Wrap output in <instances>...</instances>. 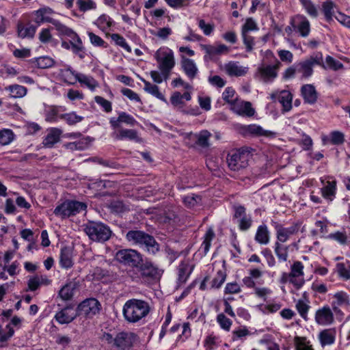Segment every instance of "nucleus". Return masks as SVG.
Here are the masks:
<instances>
[{
	"mask_svg": "<svg viewBox=\"0 0 350 350\" xmlns=\"http://www.w3.org/2000/svg\"><path fill=\"white\" fill-rule=\"evenodd\" d=\"M154 58L160 72L157 70L150 71V75L152 81L156 83L167 81L176 64L174 52L167 47H161L156 51Z\"/></svg>",
	"mask_w": 350,
	"mask_h": 350,
	"instance_id": "obj_1",
	"label": "nucleus"
},
{
	"mask_svg": "<svg viewBox=\"0 0 350 350\" xmlns=\"http://www.w3.org/2000/svg\"><path fill=\"white\" fill-rule=\"evenodd\" d=\"M150 312L149 304L142 299H131L127 300L122 308V314L125 321L130 323L140 322Z\"/></svg>",
	"mask_w": 350,
	"mask_h": 350,
	"instance_id": "obj_2",
	"label": "nucleus"
},
{
	"mask_svg": "<svg viewBox=\"0 0 350 350\" xmlns=\"http://www.w3.org/2000/svg\"><path fill=\"white\" fill-rule=\"evenodd\" d=\"M126 240L133 245H138L147 253L156 255L160 250V245L150 234L142 230H132L126 234Z\"/></svg>",
	"mask_w": 350,
	"mask_h": 350,
	"instance_id": "obj_3",
	"label": "nucleus"
},
{
	"mask_svg": "<svg viewBox=\"0 0 350 350\" xmlns=\"http://www.w3.org/2000/svg\"><path fill=\"white\" fill-rule=\"evenodd\" d=\"M84 231L92 241L99 243L108 241L112 233L108 226L94 221L88 222L85 226Z\"/></svg>",
	"mask_w": 350,
	"mask_h": 350,
	"instance_id": "obj_4",
	"label": "nucleus"
},
{
	"mask_svg": "<svg viewBox=\"0 0 350 350\" xmlns=\"http://www.w3.org/2000/svg\"><path fill=\"white\" fill-rule=\"evenodd\" d=\"M87 205L76 200H66L54 209L53 213L62 219H66L85 211Z\"/></svg>",
	"mask_w": 350,
	"mask_h": 350,
	"instance_id": "obj_5",
	"label": "nucleus"
},
{
	"mask_svg": "<svg viewBox=\"0 0 350 350\" xmlns=\"http://www.w3.org/2000/svg\"><path fill=\"white\" fill-rule=\"evenodd\" d=\"M248 148H241L228 154L227 162L229 168L232 171H239L248 165L250 159Z\"/></svg>",
	"mask_w": 350,
	"mask_h": 350,
	"instance_id": "obj_6",
	"label": "nucleus"
},
{
	"mask_svg": "<svg viewBox=\"0 0 350 350\" xmlns=\"http://www.w3.org/2000/svg\"><path fill=\"white\" fill-rule=\"evenodd\" d=\"M115 258L124 265L137 268L142 262L143 255L135 250L124 249L118 250Z\"/></svg>",
	"mask_w": 350,
	"mask_h": 350,
	"instance_id": "obj_7",
	"label": "nucleus"
},
{
	"mask_svg": "<svg viewBox=\"0 0 350 350\" xmlns=\"http://www.w3.org/2000/svg\"><path fill=\"white\" fill-rule=\"evenodd\" d=\"M137 268L142 278L152 281L159 280L164 271L149 258H142Z\"/></svg>",
	"mask_w": 350,
	"mask_h": 350,
	"instance_id": "obj_8",
	"label": "nucleus"
},
{
	"mask_svg": "<svg viewBox=\"0 0 350 350\" xmlns=\"http://www.w3.org/2000/svg\"><path fill=\"white\" fill-rule=\"evenodd\" d=\"M322 64L323 55L321 53H318L297 64V72L301 73L303 78H308L313 73V66L315 65H322Z\"/></svg>",
	"mask_w": 350,
	"mask_h": 350,
	"instance_id": "obj_9",
	"label": "nucleus"
},
{
	"mask_svg": "<svg viewBox=\"0 0 350 350\" xmlns=\"http://www.w3.org/2000/svg\"><path fill=\"white\" fill-rule=\"evenodd\" d=\"M101 308L100 302L94 298L86 299L83 301L77 307V312L79 315H84L91 318L98 314Z\"/></svg>",
	"mask_w": 350,
	"mask_h": 350,
	"instance_id": "obj_10",
	"label": "nucleus"
},
{
	"mask_svg": "<svg viewBox=\"0 0 350 350\" xmlns=\"http://www.w3.org/2000/svg\"><path fill=\"white\" fill-rule=\"evenodd\" d=\"M240 133L245 137H265L274 138L276 133L264 129L262 126L256 124L245 125L241 127Z\"/></svg>",
	"mask_w": 350,
	"mask_h": 350,
	"instance_id": "obj_11",
	"label": "nucleus"
},
{
	"mask_svg": "<svg viewBox=\"0 0 350 350\" xmlns=\"http://www.w3.org/2000/svg\"><path fill=\"white\" fill-rule=\"evenodd\" d=\"M282 64L277 59H275L274 65H262L258 68L261 79L265 82H271L278 77V71Z\"/></svg>",
	"mask_w": 350,
	"mask_h": 350,
	"instance_id": "obj_12",
	"label": "nucleus"
},
{
	"mask_svg": "<svg viewBox=\"0 0 350 350\" xmlns=\"http://www.w3.org/2000/svg\"><path fill=\"white\" fill-rule=\"evenodd\" d=\"M304 268V265L300 261H295L291 266L290 273L292 278L291 283L297 289L300 288L305 283Z\"/></svg>",
	"mask_w": 350,
	"mask_h": 350,
	"instance_id": "obj_13",
	"label": "nucleus"
},
{
	"mask_svg": "<svg viewBox=\"0 0 350 350\" xmlns=\"http://www.w3.org/2000/svg\"><path fill=\"white\" fill-rule=\"evenodd\" d=\"M275 230L276 231L277 241L280 243L286 242L289 237L298 232L299 226L293 224L288 228L283 227L281 224L275 223Z\"/></svg>",
	"mask_w": 350,
	"mask_h": 350,
	"instance_id": "obj_14",
	"label": "nucleus"
},
{
	"mask_svg": "<svg viewBox=\"0 0 350 350\" xmlns=\"http://www.w3.org/2000/svg\"><path fill=\"white\" fill-rule=\"evenodd\" d=\"M79 313L72 306H68L57 312L55 319L60 324L69 323L72 321Z\"/></svg>",
	"mask_w": 350,
	"mask_h": 350,
	"instance_id": "obj_15",
	"label": "nucleus"
},
{
	"mask_svg": "<svg viewBox=\"0 0 350 350\" xmlns=\"http://www.w3.org/2000/svg\"><path fill=\"white\" fill-rule=\"evenodd\" d=\"M317 323L321 325H327L334 321V314L329 306H324L317 310L315 314Z\"/></svg>",
	"mask_w": 350,
	"mask_h": 350,
	"instance_id": "obj_16",
	"label": "nucleus"
},
{
	"mask_svg": "<svg viewBox=\"0 0 350 350\" xmlns=\"http://www.w3.org/2000/svg\"><path fill=\"white\" fill-rule=\"evenodd\" d=\"M111 126L113 129H118L120 127L121 123H124L129 126H133L137 124V120L131 116L126 112H120L119 116L117 118H111L109 120Z\"/></svg>",
	"mask_w": 350,
	"mask_h": 350,
	"instance_id": "obj_17",
	"label": "nucleus"
},
{
	"mask_svg": "<svg viewBox=\"0 0 350 350\" xmlns=\"http://www.w3.org/2000/svg\"><path fill=\"white\" fill-rule=\"evenodd\" d=\"M64 72L65 74H63L64 75H65L68 72H70V74L74 75L75 79L81 84L85 85L92 91H94L96 89V88L98 86V83L92 77L87 76L81 73H75V72L71 70L70 68L65 70Z\"/></svg>",
	"mask_w": 350,
	"mask_h": 350,
	"instance_id": "obj_18",
	"label": "nucleus"
},
{
	"mask_svg": "<svg viewBox=\"0 0 350 350\" xmlns=\"http://www.w3.org/2000/svg\"><path fill=\"white\" fill-rule=\"evenodd\" d=\"M224 71L230 77H241L244 76L248 68L241 66L237 62H230L224 65Z\"/></svg>",
	"mask_w": 350,
	"mask_h": 350,
	"instance_id": "obj_19",
	"label": "nucleus"
},
{
	"mask_svg": "<svg viewBox=\"0 0 350 350\" xmlns=\"http://www.w3.org/2000/svg\"><path fill=\"white\" fill-rule=\"evenodd\" d=\"M38 26H35L30 23L25 24L18 22L17 24V33L21 38H33L35 36Z\"/></svg>",
	"mask_w": 350,
	"mask_h": 350,
	"instance_id": "obj_20",
	"label": "nucleus"
},
{
	"mask_svg": "<svg viewBox=\"0 0 350 350\" xmlns=\"http://www.w3.org/2000/svg\"><path fill=\"white\" fill-rule=\"evenodd\" d=\"M62 131L58 128L49 129L48 133L44 137L42 144L46 148H53L55 144L59 142Z\"/></svg>",
	"mask_w": 350,
	"mask_h": 350,
	"instance_id": "obj_21",
	"label": "nucleus"
},
{
	"mask_svg": "<svg viewBox=\"0 0 350 350\" xmlns=\"http://www.w3.org/2000/svg\"><path fill=\"white\" fill-rule=\"evenodd\" d=\"M181 68L185 75L190 79H193L196 77L198 69L193 60L187 58L185 56L181 57Z\"/></svg>",
	"mask_w": 350,
	"mask_h": 350,
	"instance_id": "obj_22",
	"label": "nucleus"
},
{
	"mask_svg": "<svg viewBox=\"0 0 350 350\" xmlns=\"http://www.w3.org/2000/svg\"><path fill=\"white\" fill-rule=\"evenodd\" d=\"M200 47L209 56L226 54L229 51V48L224 44L217 45L201 44Z\"/></svg>",
	"mask_w": 350,
	"mask_h": 350,
	"instance_id": "obj_23",
	"label": "nucleus"
},
{
	"mask_svg": "<svg viewBox=\"0 0 350 350\" xmlns=\"http://www.w3.org/2000/svg\"><path fill=\"white\" fill-rule=\"evenodd\" d=\"M53 10L49 8H42L33 12L34 21L38 24V26L44 23H51L53 18L51 15L53 14Z\"/></svg>",
	"mask_w": 350,
	"mask_h": 350,
	"instance_id": "obj_24",
	"label": "nucleus"
},
{
	"mask_svg": "<svg viewBox=\"0 0 350 350\" xmlns=\"http://www.w3.org/2000/svg\"><path fill=\"white\" fill-rule=\"evenodd\" d=\"M132 334L120 332L114 338V345L122 350L132 346Z\"/></svg>",
	"mask_w": 350,
	"mask_h": 350,
	"instance_id": "obj_25",
	"label": "nucleus"
},
{
	"mask_svg": "<svg viewBox=\"0 0 350 350\" xmlns=\"http://www.w3.org/2000/svg\"><path fill=\"white\" fill-rule=\"evenodd\" d=\"M301 95L304 101L309 104H314L317 102L318 94L314 85L306 84L301 87Z\"/></svg>",
	"mask_w": 350,
	"mask_h": 350,
	"instance_id": "obj_26",
	"label": "nucleus"
},
{
	"mask_svg": "<svg viewBox=\"0 0 350 350\" xmlns=\"http://www.w3.org/2000/svg\"><path fill=\"white\" fill-rule=\"evenodd\" d=\"M234 111L239 114L247 116H252L255 111L252 107V104L247 101H237L233 103Z\"/></svg>",
	"mask_w": 350,
	"mask_h": 350,
	"instance_id": "obj_27",
	"label": "nucleus"
},
{
	"mask_svg": "<svg viewBox=\"0 0 350 350\" xmlns=\"http://www.w3.org/2000/svg\"><path fill=\"white\" fill-rule=\"evenodd\" d=\"M70 38H71L70 44L72 51L78 55L80 59H83L85 56V53L81 39L75 32Z\"/></svg>",
	"mask_w": 350,
	"mask_h": 350,
	"instance_id": "obj_28",
	"label": "nucleus"
},
{
	"mask_svg": "<svg viewBox=\"0 0 350 350\" xmlns=\"http://www.w3.org/2000/svg\"><path fill=\"white\" fill-rule=\"evenodd\" d=\"M78 284L76 282H70L66 284L59 291V296L64 301L70 300L73 295L75 291L77 288Z\"/></svg>",
	"mask_w": 350,
	"mask_h": 350,
	"instance_id": "obj_29",
	"label": "nucleus"
},
{
	"mask_svg": "<svg viewBox=\"0 0 350 350\" xmlns=\"http://www.w3.org/2000/svg\"><path fill=\"white\" fill-rule=\"evenodd\" d=\"M113 135L115 139L118 140L128 139L136 142L141 141L140 138L138 137L137 132L133 129H120L118 132L113 133Z\"/></svg>",
	"mask_w": 350,
	"mask_h": 350,
	"instance_id": "obj_30",
	"label": "nucleus"
},
{
	"mask_svg": "<svg viewBox=\"0 0 350 350\" xmlns=\"http://www.w3.org/2000/svg\"><path fill=\"white\" fill-rule=\"evenodd\" d=\"M293 94L288 90H282L278 93V101L282 106L284 112L292 109Z\"/></svg>",
	"mask_w": 350,
	"mask_h": 350,
	"instance_id": "obj_31",
	"label": "nucleus"
},
{
	"mask_svg": "<svg viewBox=\"0 0 350 350\" xmlns=\"http://www.w3.org/2000/svg\"><path fill=\"white\" fill-rule=\"evenodd\" d=\"M295 20L297 22L296 28L297 29L300 35L302 37H307L310 31V25L309 21L306 18V16L303 15H297Z\"/></svg>",
	"mask_w": 350,
	"mask_h": 350,
	"instance_id": "obj_32",
	"label": "nucleus"
},
{
	"mask_svg": "<svg viewBox=\"0 0 350 350\" xmlns=\"http://www.w3.org/2000/svg\"><path fill=\"white\" fill-rule=\"evenodd\" d=\"M59 264L62 267L65 269L70 268L72 266V251L69 247H64L61 249Z\"/></svg>",
	"mask_w": 350,
	"mask_h": 350,
	"instance_id": "obj_33",
	"label": "nucleus"
},
{
	"mask_svg": "<svg viewBox=\"0 0 350 350\" xmlns=\"http://www.w3.org/2000/svg\"><path fill=\"white\" fill-rule=\"evenodd\" d=\"M141 81L144 83V90L145 92L162 101L166 102L164 95L160 92L159 88L157 85L152 84L143 78H141Z\"/></svg>",
	"mask_w": 350,
	"mask_h": 350,
	"instance_id": "obj_34",
	"label": "nucleus"
},
{
	"mask_svg": "<svg viewBox=\"0 0 350 350\" xmlns=\"http://www.w3.org/2000/svg\"><path fill=\"white\" fill-rule=\"evenodd\" d=\"M255 240L262 245H267L269 242V232L266 225L258 226L255 235Z\"/></svg>",
	"mask_w": 350,
	"mask_h": 350,
	"instance_id": "obj_35",
	"label": "nucleus"
},
{
	"mask_svg": "<svg viewBox=\"0 0 350 350\" xmlns=\"http://www.w3.org/2000/svg\"><path fill=\"white\" fill-rule=\"evenodd\" d=\"M191 269L189 268L188 263L182 262L180 263L178 267V282L180 284H183L186 282L189 275L191 274Z\"/></svg>",
	"mask_w": 350,
	"mask_h": 350,
	"instance_id": "obj_36",
	"label": "nucleus"
},
{
	"mask_svg": "<svg viewBox=\"0 0 350 350\" xmlns=\"http://www.w3.org/2000/svg\"><path fill=\"white\" fill-rule=\"evenodd\" d=\"M5 331L6 332H4L2 327L0 325V347H6L8 345V341L14 334V329L10 324H8L5 326Z\"/></svg>",
	"mask_w": 350,
	"mask_h": 350,
	"instance_id": "obj_37",
	"label": "nucleus"
},
{
	"mask_svg": "<svg viewBox=\"0 0 350 350\" xmlns=\"http://www.w3.org/2000/svg\"><path fill=\"white\" fill-rule=\"evenodd\" d=\"M274 252L279 261L286 262L288 260V246L283 245L279 242H275Z\"/></svg>",
	"mask_w": 350,
	"mask_h": 350,
	"instance_id": "obj_38",
	"label": "nucleus"
},
{
	"mask_svg": "<svg viewBox=\"0 0 350 350\" xmlns=\"http://www.w3.org/2000/svg\"><path fill=\"white\" fill-rule=\"evenodd\" d=\"M319 340L322 346L330 345L334 342L335 333L331 329H325L320 332Z\"/></svg>",
	"mask_w": 350,
	"mask_h": 350,
	"instance_id": "obj_39",
	"label": "nucleus"
},
{
	"mask_svg": "<svg viewBox=\"0 0 350 350\" xmlns=\"http://www.w3.org/2000/svg\"><path fill=\"white\" fill-rule=\"evenodd\" d=\"M6 90L10 92V95L13 98H22L27 94V90L25 87L20 85H12L5 88Z\"/></svg>",
	"mask_w": 350,
	"mask_h": 350,
	"instance_id": "obj_40",
	"label": "nucleus"
},
{
	"mask_svg": "<svg viewBox=\"0 0 350 350\" xmlns=\"http://www.w3.org/2000/svg\"><path fill=\"white\" fill-rule=\"evenodd\" d=\"M321 192L323 198L332 201L336 193V182L328 181L327 185L321 189Z\"/></svg>",
	"mask_w": 350,
	"mask_h": 350,
	"instance_id": "obj_41",
	"label": "nucleus"
},
{
	"mask_svg": "<svg viewBox=\"0 0 350 350\" xmlns=\"http://www.w3.org/2000/svg\"><path fill=\"white\" fill-rule=\"evenodd\" d=\"M299 1L310 17L317 18L318 16L319 12L317 8L311 0H299Z\"/></svg>",
	"mask_w": 350,
	"mask_h": 350,
	"instance_id": "obj_42",
	"label": "nucleus"
},
{
	"mask_svg": "<svg viewBox=\"0 0 350 350\" xmlns=\"http://www.w3.org/2000/svg\"><path fill=\"white\" fill-rule=\"evenodd\" d=\"M112 19L106 14L100 16L96 21V25L102 31H106L109 29L112 25Z\"/></svg>",
	"mask_w": 350,
	"mask_h": 350,
	"instance_id": "obj_43",
	"label": "nucleus"
},
{
	"mask_svg": "<svg viewBox=\"0 0 350 350\" xmlns=\"http://www.w3.org/2000/svg\"><path fill=\"white\" fill-rule=\"evenodd\" d=\"M334 6V3L331 0H327L322 4L323 12L326 21L328 22L332 21Z\"/></svg>",
	"mask_w": 350,
	"mask_h": 350,
	"instance_id": "obj_44",
	"label": "nucleus"
},
{
	"mask_svg": "<svg viewBox=\"0 0 350 350\" xmlns=\"http://www.w3.org/2000/svg\"><path fill=\"white\" fill-rule=\"evenodd\" d=\"M60 119L64 120L69 125H74L83 120L82 116H78L75 112L63 113L59 116Z\"/></svg>",
	"mask_w": 350,
	"mask_h": 350,
	"instance_id": "obj_45",
	"label": "nucleus"
},
{
	"mask_svg": "<svg viewBox=\"0 0 350 350\" xmlns=\"http://www.w3.org/2000/svg\"><path fill=\"white\" fill-rule=\"evenodd\" d=\"M14 138V134L10 129H4L0 131V144L3 146L10 144Z\"/></svg>",
	"mask_w": 350,
	"mask_h": 350,
	"instance_id": "obj_46",
	"label": "nucleus"
},
{
	"mask_svg": "<svg viewBox=\"0 0 350 350\" xmlns=\"http://www.w3.org/2000/svg\"><path fill=\"white\" fill-rule=\"evenodd\" d=\"M211 134L208 131H202L197 135L196 144L202 148L209 146V138Z\"/></svg>",
	"mask_w": 350,
	"mask_h": 350,
	"instance_id": "obj_47",
	"label": "nucleus"
},
{
	"mask_svg": "<svg viewBox=\"0 0 350 350\" xmlns=\"http://www.w3.org/2000/svg\"><path fill=\"white\" fill-rule=\"evenodd\" d=\"M226 279V273L224 270H219L211 282L212 288H219Z\"/></svg>",
	"mask_w": 350,
	"mask_h": 350,
	"instance_id": "obj_48",
	"label": "nucleus"
},
{
	"mask_svg": "<svg viewBox=\"0 0 350 350\" xmlns=\"http://www.w3.org/2000/svg\"><path fill=\"white\" fill-rule=\"evenodd\" d=\"M294 342L296 350H313L310 342L304 337L295 336Z\"/></svg>",
	"mask_w": 350,
	"mask_h": 350,
	"instance_id": "obj_49",
	"label": "nucleus"
},
{
	"mask_svg": "<svg viewBox=\"0 0 350 350\" xmlns=\"http://www.w3.org/2000/svg\"><path fill=\"white\" fill-rule=\"evenodd\" d=\"M296 309L298 311L299 315L305 320L308 321V312L310 308V306L304 302L301 299H299L295 305Z\"/></svg>",
	"mask_w": 350,
	"mask_h": 350,
	"instance_id": "obj_50",
	"label": "nucleus"
},
{
	"mask_svg": "<svg viewBox=\"0 0 350 350\" xmlns=\"http://www.w3.org/2000/svg\"><path fill=\"white\" fill-rule=\"evenodd\" d=\"M36 63L38 68L45 69L52 67L54 64V60L48 56H44L37 58Z\"/></svg>",
	"mask_w": 350,
	"mask_h": 350,
	"instance_id": "obj_51",
	"label": "nucleus"
},
{
	"mask_svg": "<svg viewBox=\"0 0 350 350\" xmlns=\"http://www.w3.org/2000/svg\"><path fill=\"white\" fill-rule=\"evenodd\" d=\"M214 237V231L213 230V229L209 228L204 235V239L202 244V247L203 248L205 254L208 252L211 247V241L213 239Z\"/></svg>",
	"mask_w": 350,
	"mask_h": 350,
	"instance_id": "obj_52",
	"label": "nucleus"
},
{
	"mask_svg": "<svg viewBox=\"0 0 350 350\" xmlns=\"http://www.w3.org/2000/svg\"><path fill=\"white\" fill-rule=\"evenodd\" d=\"M110 37L117 45L122 47L128 52L131 51V47L126 42V40L122 36H120L118 33H112L110 35Z\"/></svg>",
	"mask_w": 350,
	"mask_h": 350,
	"instance_id": "obj_53",
	"label": "nucleus"
},
{
	"mask_svg": "<svg viewBox=\"0 0 350 350\" xmlns=\"http://www.w3.org/2000/svg\"><path fill=\"white\" fill-rule=\"evenodd\" d=\"M79 9L82 12L96 8V3L92 0H77L76 2Z\"/></svg>",
	"mask_w": 350,
	"mask_h": 350,
	"instance_id": "obj_54",
	"label": "nucleus"
},
{
	"mask_svg": "<svg viewBox=\"0 0 350 350\" xmlns=\"http://www.w3.org/2000/svg\"><path fill=\"white\" fill-rule=\"evenodd\" d=\"M88 35L92 45L94 46L107 48V43L100 36L90 31L88 33Z\"/></svg>",
	"mask_w": 350,
	"mask_h": 350,
	"instance_id": "obj_55",
	"label": "nucleus"
},
{
	"mask_svg": "<svg viewBox=\"0 0 350 350\" xmlns=\"http://www.w3.org/2000/svg\"><path fill=\"white\" fill-rule=\"evenodd\" d=\"M217 321L220 327L224 330L229 331L232 325V321L227 318L224 314H219L217 317Z\"/></svg>",
	"mask_w": 350,
	"mask_h": 350,
	"instance_id": "obj_56",
	"label": "nucleus"
},
{
	"mask_svg": "<svg viewBox=\"0 0 350 350\" xmlns=\"http://www.w3.org/2000/svg\"><path fill=\"white\" fill-rule=\"evenodd\" d=\"M51 23L55 27L56 29L60 33L70 37L75 31H73L71 29L67 27L66 25H63L60 22L56 20H53Z\"/></svg>",
	"mask_w": 350,
	"mask_h": 350,
	"instance_id": "obj_57",
	"label": "nucleus"
},
{
	"mask_svg": "<svg viewBox=\"0 0 350 350\" xmlns=\"http://www.w3.org/2000/svg\"><path fill=\"white\" fill-rule=\"evenodd\" d=\"M59 110L58 107L55 106H53L50 107L46 111L45 114V120L49 122H54L57 120Z\"/></svg>",
	"mask_w": 350,
	"mask_h": 350,
	"instance_id": "obj_58",
	"label": "nucleus"
},
{
	"mask_svg": "<svg viewBox=\"0 0 350 350\" xmlns=\"http://www.w3.org/2000/svg\"><path fill=\"white\" fill-rule=\"evenodd\" d=\"M198 27L205 36H210L214 30V25L212 23H206L205 21L203 19L198 20Z\"/></svg>",
	"mask_w": 350,
	"mask_h": 350,
	"instance_id": "obj_59",
	"label": "nucleus"
},
{
	"mask_svg": "<svg viewBox=\"0 0 350 350\" xmlns=\"http://www.w3.org/2000/svg\"><path fill=\"white\" fill-rule=\"evenodd\" d=\"M237 223L239 224V227L240 230H243V231L247 230L252 226V217H251V216L246 215H245V217H243L240 218L239 219H238Z\"/></svg>",
	"mask_w": 350,
	"mask_h": 350,
	"instance_id": "obj_60",
	"label": "nucleus"
},
{
	"mask_svg": "<svg viewBox=\"0 0 350 350\" xmlns=\"http://www.w3.org/2000/svg\"><path fill=\"white\" fill-rule=\"evenodd\" d=\"M325 62L327 66L334 70H338L343 68V64L340 63L339 61L334 59L332 57L328 55L326 57Z\"/></svg>",
	"mask_w": 350,
	"mask_h": 350,
	"instance_id": "obj_61",
	"label": "nucleus"
},
{
	"mask_svg": "<svg viewBox=\"0 0 350 350\" xmlns=\"http://www.w3.org/2000/svg\"><path fill=\"white\" fill-rule=\"evenodd\" d=\"M241 291V286L237 282H229L225 286L224 293L225 294H236L240 293Z\"/></svg>",
	"mask_w": 350,
	"mask_h": 350,
	"instance_id": "obj_62",
	"label": "nucleus"
},
{
	"mask_svg": "<svg viewBox=\"0 0 350 350\" xmlns=\"http://www.w3.org/2000/svg\"><path fill=\"white\" fill-rule=\"evenodd\" d=\"M258 26L255 21L252 18L246 19L245 24L243 25L241 32L247 33L250 31L257 30Z\"/></svg>",
	"mask_w": 350,
	"mask_h": 350,
	"instance_id": "obj_63",
	"label": "nucleus"
},
{
	"mask_svg": "<svg viewBox=\"0 0 350 350\" xmlns=\"http://www.w3.org/2000/svg\"><path fill=\"white\" fill-rule=\"evenodd\" d=\"M337 272L340 277L345 279H350V269L347 268L343 263H338L336 265Z\"/></svg>",
	"mask_w": 350,
	"mask_h": 350,
	"instance_id": "obj_64",
	"label": "nucleus"
}]
</instances>
